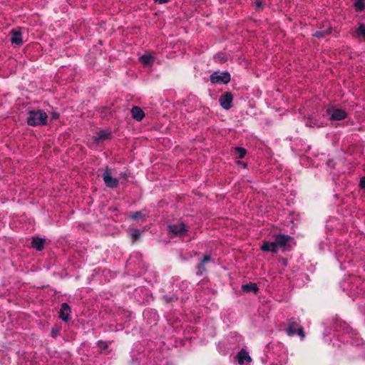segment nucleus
Segmentation results:
<instances>
[{"mask_svg":"<svg viewBox=\"0 0 365 365\" xmlns=\"http://www.w3.org/2000/svg\"><path fill=\"white\" fill-rule=\"evenodd\" d=\"M292 239V237L283 234L276 236L274 241L279 249L285 250L287 243Z\"/></svg>","mask_w":365,"mask_h":365,"instance_id":"obj_8","label":"nucleus"},{"mask_svg":"<svg viewBox=\"0 0 365 365\" xmlns=\"http://www.w3.org/2000/svg\"><path fill=\"white\" fill-rule=\"evenodd\" d=\"M324 29L320 28L319 30H317L315 33L312 34L314 37L320 38H324L327 36H329L332 32V28L329 25V23L326 22L325 25H324Z\"/></svg>","mask_w":365,"mask_h":365,"instance_id":"obj_9","label":"nucleus"},{"mask_svg":"<svg viewBox=\"0 0 365 365\" xmlns=\"http://www.w3.org/2000/svg\"><path fill=\"white\" fill-rule=\"evenodd\" d=\"M105 185L110 188H116L119 185V181L117 178H113L111 175V170L108 167H106L102 175Z\"/></svg>","mask_w":365,"mask_h":365,"instance_id":"obj_4","label":"nucleus"},{"mask_svg":"<svg viewBox=\"0 0 365 365\" xmlns=\"http://www.w3.org/2000/svg\"><path fill=\"white\" fill-rule=\"evenodd\" d=\"M260 248L264 252H271L272 253H277L279 250L274 240L273 242L264 241Z\"/></svg>","mask_w":365,"mask_h":365,"instance_id":"obj_13","label":"nucleus"},{"mask_svg":"<svg viewBox=\"0 0 365 365\" xmlns=\"http://www.w3.org/2000/svg\"><path fill=\"white\" fill-rule=\"evenodd\" d=\"M281 262H282V264L284 266H287V260L284 258H282L281 259Z\"/></svg>","mask_w":365,"mask_h":365,"instance_id":"obj_33","label":"nucleus"},{"mask_svg":"<svg viewBox=\"0 0 365 365\" xmlns=\"http://www.w3.org/2000/svg\"><path fill=\"white\" fill-rule=\"evenodd\" d=\"M327 112L331 114L330 120L334 121L342 120L347 117V113L341 108H329Z\"/></svg>","mask_w":365,"mask_h":365,"instance_id":"obj_5","label":"nucleus"},{"mask_svg":"<svg viewBox=\"0 0 365 365\" xmlns=\"http://www.w3.org/2000/svg\"><path fill=\"white\" fill-rule=\"evenodd\" d=\"M143 217V214L140 211L131 212L130 215V218L132 220H136V219H138L139 217Z\"/></svg>","mask_w":365,"mask_h":365,"instance_id":"obj_25","label":"nucleus"},{"mask_svg":"<svg viewBox=\"0 0 365 365\" xmlns=\"http://www.w3.org/2000/svg\"><path fill=\"white\" fill-rule=\"evenodd\" d=\"M132 117L140 121L145 117L144 111L138 106H133L131 109Z\"/></svg>","mask_w":365,"mask_h":365,"instance_id":"obj_15","label":"nucleus"},{"mask_svg":"<svg viewBox=\"0 0 365 365\" xmlns=\"http://www.w3.org/2000/svg\"><path fill=\"white\" fill-rule=\"evenodd\" d=\"M71 308L67 303H63L61 305L59 317L64 322H68L70 319Z\"/></svg>","mask_w":365,"mask_h":365,"instance_id":"obj_11","label":"nucleus"},{"mask_svg":"<svg viewBox=\"0 0 365 365\" xmlns=\"http://www.w3.org/2000/svg\"><path fill=\"white\" fill-rule=\"evenodd\" d=\"M97 344L101 349L106 350L108 348V342L103 340L98 341Z\"/></svg>","mask_w":365,"mask_h":365,"instance_id":"obj_24","label":"nucleus"},{"mask_svg":"<svg viewBox=\"0 0 365 365\" xmlns=\"http://www.w3.org/2000/svg\"><path fill=\"white\" fill-rule=\"evenodd\" d=\"M56 334H57V331H55L54 329H52V336H56Z\"/></svg>","mask_w":365,"mask_h":365,"instance_id":"obj_34","label":"nucleus"},{"mask_svg":"<svg viewBox=\"0 0 365 365\" xmlns=\"http://www.w3.org/2000/svg\"><path fill=\"white\" fill-rule=\"evenodd\" d=\"M120 176L124 179H126L128 178V175H127L126 172H121L120 173Z\"/></svg>","mask_w":365,"mask_h":365,"instance_id":"obj_32","label":"nucleus"},{"mask_svg":"<svg viewBox=\"0 0 365 365\" xmlns=\"http://www.w3.org/2000/svg\"><path fill=\"white\" fill-rule=\"evenodd\" d=\"M45 240L40 237H34L31 242L32 247L38 251H41L44 248Z\"/></svg>","mask_w":365,"mask_h":365,"instance_id":"obj_16","label":"nucleus"},{"mask_svg":"<svg viewBox=\"0 0 365 365\" xmlns=\"http://www.w3.org/2000/svg\"><path fill=\"white\" fill-rule=\"evenodd\" d=\"M256 10H261L263 9L262 2L261 1L257 0L256 1Z\"/></svg>","mask_w":365,"mask_h":365,"instance_id":"obj_29","label":"nucleus"},{"mask_svg":"<svg viewBox=\"0 0 365 365\" xmlns=\"http://www.w3.org/2000/svg\"><path fill=\"white\" fill-rule=\"evenodd\" d=\"M233 95L231 92H225L219 98V103L222 108L229 110L232 107Z\"/></svg>","mask_w":365,"mask_h":365,"instance_id":"obj_6","label":"nucleus"},{"mask_svg":"<svg viewBox=\"0 0 365 365\" xmlns=\"http://www.w3.org/2000/svg\"><path fill=\"white\" fill-rule=\"evenodd\" d=\"M306 125L309 127H314L315 125H317L318 127H319V125H317V122L315 120H313L310 118H308L307 122L306 123Z\"/></svg>","mask_w":365,"mask_h":365,"instance_id":"obj_26","label":"nucleus"},{"mask_svg":"<svg viewBox=\"0 0 365 365\" xmlns=\"http://www.w3.org/2000/svg\"><path fill=\"white\" fill-rule=\"evenodd\" d=\"M59 118V113L57 112H52L51 114V119L52 120H56Z\"/></svg>","mask_w":365,"mask_h":365,"instance_id":"obj_28","label":"nucleus"},{"mask_svg":"<svg viewBox=\"0 0 365 365\" xmlns=\"http://www.w3.org/2000/svg\"><path fill=\"white\" fill-rule=\"evenodd\" d=\"M237 359L238 363L240 364H244L245 361H251L252 359L250 356L248 352L245 351L244 349H242L238 354H237Z\"/></svg>","mask_w":365,"mask_h":365,"instance_id":"obj_17","label":"nucleus"},{"mask_svg":"<svg viewBox=\"0 0 365 365\" xmlns=\"http://www.w3.org/2000/svg\"><path fill=\"white\" fill-rule=\"evenodd\" d=\"M242 289L245 292H253L256 294L258 292L259 288L255 283L250 282L248 284H243L242 286Z\"/></svg>","mask_w":365,"mask_h":365,"instance_id":"obj_18","label":"nucleus"},{"mask_svg":"<svg viewBox=\"0 0 365 365\" xmlns=\"http://www.w3.org/2000/svg\"><path fill=\"white\" fill-rule=\"evenodd\" d=\"M168 234L171 237H182L188 232V228L183 222L170 225L168 227Z\"/></svg>","mask_w":365,"mask_h":365,"instance_id":"obj_3","label":"nucleus"},{"mask_svg":"<svg viewBox=\"0 0 365 365\" xmlns=\"http://www.w3.org/2000/svg\"><path fill=\"white\" fill-rule=\"evenodd\" d=\"M47 122L48 115L43 110H32L28 113L26 123L30 126L46 125Z\"/></svg>","mask_w":365,"mask_h":365,"instance_id":"obj_1","label":"nucleus"},{"mask_svg":"<svg viewBox=\"0 0 365 365\" xmlns=\"http://www.w3.org/2000/svg\"><path fill=\"white\" fill-rule=\"evenodd\" d=\"M212 261V257L210 255H206L200 259L199 263L196 265L197 269L196 274L202 276L207 272L206 264Z\"/></svg>","mask_w":365,"mask_h":365,"instance_id":"obj_7","label":"nucleus"},{"mask_svg":"<svg viewBox=\"0 0 365 365\" xmlns=\"http://www.w3.org/2000/svg\"><path fill=\"white\" fill-rule=\"evenodd\" d=\"M355 33L356 37H362L365 40V25L360 24L359 27L356 29Z\"/></svg>","mask_w":365,"mask_h":365,"instance_id":"obj_20","label":"nucleus"},{"mask_svg":"<svg viewBox=\"0 0 365 365\" xmlns=\"http://www.w3.org/2000/svg\"><path fill=\"white\" fill-rule=\"evenodd\" d=\"M11 42L12 44L20 46L23 43L22 33L19 29H12L11 31Z\"/></svg>","mask_w":365,"mask_h":365,"instance_id":"obj_14","label":"nucleus"},{"mask_svg":"<svg viewBox=\"0 0 365 365\" xmlns=\"http://www.w3.org/2000/svg\"><path fill=\"white\" fill-rule=\"evenodd\" d=\"M155 3H158L159 4H163L168 2V0H153Z\"/></svg>","mask_w":365,"mask_h":365,"instance_id":"obj_31","label":"nucleus"},{"mask_svg":"<svg viewBox=\"0 0 365 365\" xmlns=\"http://www.w3.org/2000/svg\"><path fill=\"white\" fill-rule=\"evenodd\" d=\"M112 137L113 135L110 131L101 130L96 133L93 136V139L96 142L99 143L100 141L110 140Z\"/></svg>","mask_w":365,"mask_h":365,"instance_id":"obj_12","label":"nucleus"},{"mask_svg":"<svg viewBox=\"0 0 365 365\" xmlns=\"http://www.w3.org/2000/svg\"><path fill=\"white\" fill-rule=\"evenodd\" d=\"M364 0H356L354 6L355 8V10L358 12H361L364 10L365 6L364 3Z\"/></svg>","mask_w":365,"mask_h":365,"instance_id":"obj_21","label":"nucleus"},{"mask_svg":"<svg viewBox=\"0 0 365 365\" xmlns=\"http://www.w3.org/2000/svg\"><path fill=\"white\" fill-rule=\"evenodd\" d=\"M231 80L229 72L215 71L210 76V81L212 83L227 84Z\"/></svg>","mask_w":365,"mask_h":365,"instance_id":"obj_2","label":"nucleus"},{"mask_svg":"<svg viewBox=\"0 0 365 365\" xmlns=\"http://www.w3.org/2000/svg\"><path fill=\"white\" fill-rule=\"evenodd\" d=\"M297 334L300 336L301 339H304L305 336L304 329L302 327H299L297 329Z\"/></svg>","mask_w":365,"mask_h":365,"instance_id":"obj_27","label":"nucleus"},{"mask_svg":"<svg viewBox=\"0 0 365 365\" xmlns=\"http://www.w3.org/2000/svg\"><path fill=\"white\" fill-rule=\"evenodd\" d=\"M299 324L294 318H291L287 322V327L286 329L287 334L292 336L297 334V329L299 328Z\"/></svg>","mask_w":365,"mask_h":365,"instance_id":"obj_10","label":"nucleus"},{"mask_svg":"<svg viewBox=\"0 0 365 365\" xmlns=\"http://www.w3.org/2000/svg\"><path fill=\"white\" fill-rule=\"evenodd\" d=\"M246 150L241 147H237L235 148V154L239 159H242L246 155Z\"/></svg>","mask_w":365,"mask_h":365,"instance_id":"obj_22","label":"nucleus"},{"mask_svg":"<svg viewBox=\"0 0 365 365\" xmlns=\"http://www.w3.org/2000/svg\"><path fill=\"white\" fill-rule=\"evenodd\" d=\"M131 238H132V242L134 243L137 240H138L141 236V232L139 230L135 229L132 231L130 233Z\"/></svg>","mask_w":365,"mask_h":365,"instance_id":"obj_23","label":"nucleus"},{"mask_svg":"<svg viewBox=\"0 0 365 365\" xmlns=\"http://www.w3.org/2000/svg\"><path fill=\"white\" fill-rule=\"evenodd\" d=\"M155 58L150 54H144L140 58V61L145 66H151L154 62Z\"/></svg>","mask_w":365,"mask_h":365,"instance_id":"obj_19","label":"nucleus"},{"mask_svg":"<svg viewBox=\"0 0 365 365\" xmlns=\"http://www.w3.org/2000/svg\"><path fill=\"white\" fill-rule=\"evenodd\" d=\"M359 186L361 188H365V177H363L361 178L360 182H359Z\"/></svg>","mask_w":365,"mask_h":365,"instance_id":"obj_30","label":"nucleus"}]
</instances>
